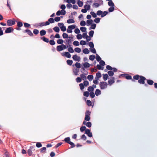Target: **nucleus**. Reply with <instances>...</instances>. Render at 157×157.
I'll return each instance as SVG.
<instances>
[{"label":"nucleus","instance_id":"obj_1","mask_svg":"<svg viewBox=\"0 0 157 157\" xmlns=\"http://www.w3.org/2000/svg\"><path fill=\"white\" fill-rule=\"evenodd\" d=\"M135 80H138V82L140 84H144L145 86H147V84H145V81L147 80L146 78L142 75H136L134 76L133 77V79H132V82H135Z\"/></svg>","mask_w":157,"mask_h":157},{"label":"nucleus","instance_id":"obj_2","mask_svg":"<svg viewBox=\"0 0 157 157\" xmlns=\"http://www.w3.org/2000/svg\"><path fill=\"white\" fill-rule=\"evenodd\" d=\"M55 22L54 19L52 18H51L48 19V21L46 22H42L39 23L37 26L42 27L43 26H46L49 25L50 23H52Z\"/></svg>","mask_w":157,"mask_h":157},{"label":"nucleus","instance_id":"obj_3","mask_svg":"<svg viewBox=\"0 0 157 157\" xmlns=\"http://www.w3.org/2000/svg\"><path fill=\"white\" fill-rule=\"evenodd\" d=\"M99 86L101 89L103 90L106 89L107 87L108 84L107 83L105 82H102L100 83Z\"/></svg>","mask_w":157,"mask_h":157},{"label":"nucleus","instance_id":"obj_4","mask_svg":"<svg viewBox=\"0 0 157 157\" xmlns=\"http://www.w3.org/2000/svg\"><path fill=\"white\" fill-rule=\"evenodd\" d=\"M90 112L89 110H87L86 112L85 120L86 121H89L90 120Z\"/></svg>","mask_w":157,"mask_h":157},{"label":"nucleus","instance_id":"obj_5","mask_svg":"<svg viewBox=\"0 0 157 157\" xmlns=\"http://www.w3.org/2000/svg\"><path fill=\"white\" fill-rule=\"evenodd\" d=\"M35 146H31L30 148L27 151V153L29 156H31L32 155V150L33 151L35 150Z\"/></svg>","mask_w":157,"mask_h":157},{"label":"nucleus","instance_id":"obj_6","mask_svg":"<svg viewBox=\"0 0 157 157\" xmlns=\"http://www.w3.org/2000/svg\"><path fill=\"white\" fill-rule=\"evenodd\" d=\"M85 133L89 137H92V133L91 132L90 130V129H86L85 130Z\"/></svg>","mask_w":157,"mask_h":157},{"label":"nucleus","instance_id":"obj_7","mask_svg":"<svg viewBox=\"0 0 157 157\" xmlns=\"http://www.w3.org/2000/svg\"><path fill=\"white\" fill-rule=\"evenodd\" d=\"M7 24L9 26H11L14 25L15 24V21L12 20H8L7 21Z\"/></svg>","mask_w":157,"mask_h":157},{"label":"nucleus","instance_id":"obj_8","mask_svg":"<svg viewBox=\"0 0 157 157\" xmlns=\"http://www.w3.org/2000/svg\"><path fill=\"white\" fill-rule=\"evenodd\" d=\"M72 58L75 61H77L78 62H79L80 59V57L78 56L77 55L73 56Z\"/></svg>","mask_w":157,"mask_h":157},{"label":"nucleus","instance_id":"obj_9","mask_svg":"<svg viewBox=\"0 0 157 157\" xmlns=\"http://www.w3.org/2000/svg\"><path fill=\"white\" fill-rule=\"evenodd\" d=\"M58 26L61 29H66L65 26L63 23H59Z\"/></svg>","mask_w":157,"mask_h":157},{"label":"nucleus","instance_id":"obj_10","mask_svg":"<svg viewBox=\"0 0 157 157\" xmlns=\"http://www.w3.org/2000/svg\"><path fill=\"white\" fill-rule=\"evenodd\" d=\"M65 54L62 53V55L63 56H65L68 58H70L71 57V55L68 52H64Z\"/></svg>","mask_w":157,"mask_h":157},{"label":"nucleus","instance_id":"obj_11","mask_svg":"<svg viewBox=\"0 0 157 157\" xmlns=\"http://www.w3.org/2000/svg\"><path fill=\"white\" fill-rule=\"evenodd\" d=\"M82 32H84L85 33H83L82 34V37L84 38H86L87 36L88 35L87 34V32H86V30H81Z\"/></svg>","mask_w":157,"mask_h":157},{"label":"nucleus","instance_id":"obj_12","mask_svg":"<svg viewBox=\"0 0 157 157\" xmlns=\"http://www.w3.org/2000/svg\"><path fill=\"white\" fill-rule=\"evenodd\" d=\"M40 39L46 43H48L49 42L48 39L45 37V36L42 37L40 38Z\"/></svg>","mask_w":157,"mask_h":157},{"label":"nucleus","instance_id":"obj_13","mask_svg":"<svg viewBox=\"0 0 157 157\" xmlns=\"http://www.w3.org/2000/svg\"><path fill=\"white\" fill-rule=\"evenodd\" d=\"M24 32L27 33L30 36H33V34L30 31V30H25Z\"/></svg>","mask_w":157,"mask_h":157},{"label":"nucleus","instance_id":"obj_14","mask_svg":"<svg viewBox=\"0 0 157 157\" xmlns=\"http://www.w3.org/2000/svg\"><path fill=\"white\" fill-rule=\"evenodd\" d=\"M101 76V73L99 72H98L96 74V77H95V79H99V78H100Z\"/></svg>","mask_w":157,"mask_h":157},{"label":"nucleus","instance_id":"obj_15","mask_svg":"<svg viewBox=\"0 0 157 157\" xmlns=\"http://www.w3.org/2000/svg\"><path fill=\"white\" fill-rule=\"evenodd\" d=\"M56 49L59 52L63 50V48L62 46V45L57 46L56 47Z\"/></svg>","mask_w":157,"mask_h":157},{"label":"nucleus","instance_id":"obj_16","mask_svg":"<svg viewBox=\"0 0 157 157\" xmlns=\"http://www.w3.org/2000/svg\"><path fill=\"white\" fill-rule=\"evenodd\" d=\"M79 29L78 28H75V25L68 26L67 29Z\"/></svg>","mask_w":157,"mask_h":157},{"label":"nucleus","instance_id":"obj_17","mask_svg":"<svg viewBox=\"0 0 157 157\" xmlns=\"http://www.w3.org/2000/svg\"><path fill=\"white\" fill-rule=\"evenodd\" d=\"M146 80L147 84L150 85H152L154 82V81L151 80L147 79Z\"/></svg>","mask_w":157,"mask_h":157},{"label":"nucleus","instance_id":"obj_18","mask_svg":"<svg viewBox=\"0 0 157 157\" xmlns=\"http://www.w3.org/2000/svg\"><path fill=\"white\" fill-rule=\"evenodd\" d=\"M70 140V138L69 137L65 138L64 139V141L65 142L68 144H69L70 143H69L71 142Z\"/></svg>","mask_w":157,"mask_h":157},{"label":"nucleus","instance_id":"obj_19","mask_svg":"<svg viewBox=\"0 0 157 157\" xmlns=\"http://www.w3.org/2000/svg\"><path fill=\"white\" fill-rule=\"evenodd\" d=\"M86 75H87V74H81L80 75L81 78L83 80H84L86 79V76H85Z\"/></svg>","mask_w":157,"mask_h":157},{"label":"nucleus","instance_id":"obj_20","mask_svg":"<svg viewBox=\"0 0 157 157\" xmlns=\"http://www.w3.org/2000/svg\"><path fill=\"white\" fill-rule=\"evenodd\" d=\"M93 22V21L92 19L87 20L86 21L87 25L89 26L91 25Z\"/></svg>","mask_w":157,"mask_h":157},{"label":"nucleus","instance_id":"obj_21","mask_svg":"<svg viewBox=\"0 0 157 157\" xmlns=\"http://www.w3.org/2000/svg\"><path fill=\"white\" fill-rule=\"evenodd\" d=\"M83 67L85 68H88L90 66V64L88 62H85L83 64Z\"/></svg>","mask_w":157,"mask_h":157},{"label":"nucleus","instance_id":"obj_22","mask_svg":"<svg viewBox=\"0 0 157 157\" xmlns=\"http://www.w3.org/2000/svg\"><path fill=\"white\" fill-rule=\"evenodd\" d=\"M108 4V5L110 6L113 7L114 6V4L113 2L111 1H111H109Z\"/></svg>","mask_w":157,"mask_h":157},{"label":"nucleus","instance_id":"obj_23","mask_svg":"<svg viewBox=\"0 0 157 157\" xmlns=\"http://www.w3.org/2000/svg\"><path fill=\"white\" fill-rule=\"evenodd\" d=\"M90 51L87 48H85L83 50V52L85 54H88Z\"/></svg>","mask_w":157,"mask_h":157},{"label":"nucleus","instance_id":"obj_24","mask_svg":"<svg viewBox=\"0 0 157 157\" xmlns=\"http://www.w3.org/2000/svg\"><path fill=\"white\" fill-rule=\"evenodd\" d=\"M101 94V91L98 89H97L95 92V94L96 96H98Z\"/></svg>","mask_w":157,"mask_h":157},{"label":"nucleus","instance_id":"obj_25","mask_svg":"<svg viewBox=\"0 0 157 157\" xmlns=\"http://www.w3.org/2000/svg\"><path fill=\"white\" fill-rule=\"evenodd\" d=\"M114 82L115 81L113 79L109 80L108 81L109 85L111 86Z\"/></svg>","mask_w":157,"mask_h":157},{"label":"nucleus","instance_id":"obj_26","mask_svg":"<svg viewBox=\"0 0 157 157\" xmlns=\"http://www.w3.org/2000/svg\"><path fill=\"white\" fill-rule=\"evenodd\" d=\"M77 4L79 7H81L83 5V2L80 0H79L77 2Z\"/></svg>","mask_w":157,"mask_h":157},{"label":"nucleus","instance_id":"obj_27","mask_svg":"<svg viewBox=\"0 0 157 157\" xmlns=\"http://www.w3.org/2000/svg\"><path fill=\"white\" fill-rule=\"evenodd\" d=\"M67 22L68 23H73L75 22V21L73 19H70L67 20Z\"/></svg>","mask_w":157,"mask_h":157},{"label":"nucleus","instance_id":"obj_28","mask_svg":"<svg viewBox=\"0 0 157 157\" xmlns=\"http://www.w3.org/2000/svg\"><path fill=\"white\" fill-rule=\"evenodd\" d=\"M103 75L104 80V81H106L107 79L109 77L108 75L107 74H103Z\"/></svg>","mask_w":157,"mask_h":157},{"label":"nucleus","instance_id":"obj_29","mask_svg":"<svg viewBox=\"0 0 157 157\" xmlns=\"http://www.w3.org/2000/svg\"><path fill=\"white\" fill-rule=\"evenodd\" d=\"M93 78V76L92 75H89L87 76V79L89 81H91Z\"/></svg>","mask_w":157,"mask_h":157},{"label":"nucleus","instance_id":"obj_30","mask_svg":"<svg viewBox=\"0 0 157 157\" xmlns=\"http://www.w3.org/2000/svg\"><path fill=\"white\" fill-rule=\"evenodd\" d=\"M46 31L44 30H41L40 32V35L41 36H43L45 35Z\"/></svg>","mask_w":157,"mask_h":157},{"label":"nucleus","instance_id":"obj_31","mask_svg":"<svg viewBox=\"0 0 157 157\" xmlns=\"http://www.w3.org/2000/svg\"><path fill=\"white\" fill-rule=\"evenodd\" d=\"M24 26L26 28H29L30 26V25L29 24L27 23H25V22L24 23Z\"/></svg>","mask_w":157,"mask_h":157},{"label":"nucleus","instance_id":"obj_32","mask_svg":"<svg viewBox=\"0 0 157 157\" xmlns=\"http://www.w3.org/2000/svg\"><path fill=\"white\" fill-rule=\"evenodd\" d=\"M94 90V87L91 86H89L88 88V90L90 92H93Z\"/></svg>","mask_w":157,"mask_h":157},{"label":"nucleus","instance_id":"obj_33","mask_svg":"<svg viewBox=\"0 0 157 157\" xmlns=\"http://www.w3.org/2000/svg\"><path fill=\"white\" fill-rule=\"evenodd\" d=\"M96 59L97 60L98 62L100 61L101 59L100 57V56L98 54H96Z\"/></svg>","mask_w":157,"mask_h":157},{"label":"nucleus","instance_id":"obj_34","mask_svg":"<svg viewBox=\"0 0 157 157\" xmlns=\"http://www.w3.org/2000/svg\"><path fill=\"white\" fill-rule=\"evenodd\" d=\"M125 78L126 79H128V80L131 79L132 80V76L128 74H126Z\"/></svg>","mask_w":157,"mask_h":157},{"label":"nucleus","instance_id":"obj_35","mask_svg":"<svg viewBox=\"0 0 157 157\" xmlns=\"http://www.w3.org/2000/svg\"><path fill=\"white\" fill-rule=\"evenodd\" d=\"M57 42L59 44H62L63 42V41L62 39H58L57 40Z\"/></svg>","mask_w":157,"mask_h":157},{"label":"nucleus","instance_id":"obj_36","mask_svg":"<svg viewBox=\"0 0 157 157\" xmlns=\"http://www.w3.org/2000/svg\"><path fill=\"white\" fill-rule=\"evenodd\" d=\"M73 44L76 46H78L79 45V42L77 41H75L73 43Z\"/></svg>","mask_w":157,"mask_h":157},{"label":"nucleus","instance_id":"obj_37","mask_svg":"<svg viewBox=\"0 0 157 157\" xmlns=\"http://www.w3.org/2000/svg\"><path fill=\"white\" fill-rule=\"evenodd\" d=\"M75 52L78 53H80L81 51V49L79 48H76L75 49Z\"/></svg>","mask_w":157,"mask_h":157},{"label":"nucleus","instance_id":"obj_38","mask_svg":"<svg viewBox=\"0 0 157 157\" xmlns=\"http://www.w3.org/2000/svg\"><path fill=\"white\" fill-rule=\"evenodd\" d=\"M67 62L68 65L71 66L72 65L73 63V61L72 60L68 59L67 60Z\"/></svg>","mask_w":157,"mask_h":157},{"label":"nucleus","instance_id":"obj_39","mask_svg":"<svg viewBox=\"0 0 157 157\" xmlns=\"http://www.w3.org/2000/svg\"><path fill=\"white\" fill-rule=\"evenodd\" d=\"M100 18H96L94 20V21L95 22L98 23H99L100 21Z\"/></svg>","mask_w":157,"mask_h":157},{"label":"nucleus","instance_id":"obj_40","mask_svg":"<svg viewBox=\"0 0 157 157\" xmlns=\"http://www.w3.org/2000/svg\"><path fill=\"white\" fill-rule=\"evenodd\" d=\"M96 25L95 24H92L90 27V29H94L96 27Z\"/></svg>","mask_w":157,"mask_h":157},{"label":"nucleus","instance_id":"obj_41","mask_svg":"<svg viewBox=\"0 0 157 157\" xmlns=\"http://www.w3.org/2000/svg\"><path fill=\"white\" fill-rule=\"evenodd\" d=\"M49 42L50 44L52 45H54L55 44V42L53 40H51Z\"/></svg>","mask_w":157,"mask_h":157},{"label":"nucleus","instance_id":"obj_42","mask_svg":"<svg viewBox=\"0 0 157 157\" xmlns=\"http://www.w3.org/2000/svg\"><path fill=\"white\" fill-rule=\"evenodd\" d=\"M108 73L109 75L110 76H112L114 75V73L113 71H108Z\"/></svg>","mask_w":157,"mask_h":157},{"label":"nucleus","instance_id":"obj_43","mask_svg":"<svg viewBox=\"0 0 157 157\" xmlns=\"http://www.w3.org/2000/svg\"><path fill=\"white\" fill-rule=\"evenodd\" d=\"M95 57L94 55H90L89 56V59L91 61H93Z\"/></svg>","mask_w":157,"mask_h":157},{"label":"nucleus","instance_id":"obj_44","mask_svg":"<svg viewBox=\"0 0 157 157\" xmlns=\"http://www.w3.org/2000/svg\"><path fill=\"white\" fill-rule=\"evenodd\" d=\"M90 14L91 15H92L93 17L94 18H95L97 17L96 14L94 12H91L90 13Z\"/></svg>","mask_w":157,"mask_h":157},{"label":"nucleus","instance_id":"obj_45","mask_svg":"<svg viewBox=\"0 0 157 157\" xmlns=\"http://www.w3.org/2000/svg\"><path fill=\"white\" fill-rule=\"evenodd\" d=\"M79 86H80V89L81 90H82L84 88L85 86L84 85V84L82 83H80L79 84Z\"/></svg>","mask_w":157,"mask_h":157},{"label":"nucleus","instance_id":"obj_46","mask_svg":"<svg viewBox=\"0 0 157 157\" xmlns=\"http://www.w3.org/2000/svg\"><path fill=\"white\" fill-rule=\"evenodd\" d=\"M84 8L88 10L90 9V5H85L84 6Z\"/></svg>","mask_w":157,"mask_h":157},{"label":"nucleus","instance_id":"obj_47","mask_svg":"<svg viewBox=\"0 0 157 157\" xmlns=\"http://www.w3.org/2000/svg\"><path fill=\"white\" fill-rule=\"evenodd\" d=\"M23 23L21 22L18 21L17 23V26L18 27H20L22 26Z\"/></svg>","mask_w":157,"mask_h":157},{"label":"nucleus","instance_id":"obj_48","mask_svg":"<svg viewBox=\"0 0 157 157\" xmlns=\"http://www.w3.org/2000/svg\"><path fill=\"white\" fill-rule=\"evenodd\" d=\"M75 67L78 68H79L81 67V64L79 63L76 62L75 64Z\"/></svg>","mask_w":157,"mask_h":157},{"label":"nucleus","instance_id":"obj_49","mask_svg":"<svg viewBox=\"0 0 157 157\" xmlns=\"http://www.w3.org/2000/svg\"><path fill=\"white\" fill-rule=\"evenodd\" d=\"M86 127L85 126H82L80 128V130L81 131V132H83L84 131H85V130H86Z\"/></svg>","mask_w":157,"mask_h":157},{"label":"nucleus","instance_id":"obj_50","mask_svg":"<svg viewBox=\"0 0 157 157\" xmlns=\"http://www.w3.org/2000/svg\"><path fill=\"white\" fill-rule=\"evenodd\" d=\"M108 13V12L107 11H105L102 13L101 17H103L105 16Z\"/></svg>","mask_w":157,"mask_h":157},{"label":"nucleus","instance_id":"obj_51","mask_svg":"<svg viewBox=\"0 0 157 157\" xmlns=\"http://www.w3.org/2000/svg\"><path fill=\"white\" fill-rule=\"evenodd\" d=\"M46 147H43L40 149V152L41 153H43L46 151Z\"/></svg>","mask_w":157,"mask_h":157},{"label":"nucleus","instance_id":"obj_52","mask_svg":"<svg viewBox=\"0 0 157 157\" xmlns=\"http://www.w3.org/2000/svg\"><path fill=\"white\" fill-rule=\"evenodd\" d=\"M68 51L71 53H72L74 52V50L71 47L69 48L68 49Z\"/></svg>","mask_w":157,"mask_h":157},{"label":"nucleus","instance_id":"obj_53","mask_svg":"<svg viewBox=\"0 0 157 157\" xmlns=\"http://www.w3.org/2000/svg\"><path fill=\"white\" fill-rule=\"evenodd\" d=\"M36 146L37 147H40L42 146L40 142H37L36 144Z\"/></svg>","mask_w":157,"mask_h":157},{"label":"nucleus","instance_id":"obj_54","mask_svg":"<svg viewBox=\"0 0 157 157\" xmlns=\"http://www.w3.org/2000/svg\"><path fill=\"white\" fill-rule=\"evenodd\" d=\"M94 33V31H93L91 30L89 32V34L90 36L91 37H92L93 36Z\"/></svg>","mask_w":157,"mask_h":157},{"label":"nucleus","instance_id":"obj_55","mask_svg":"<svg viewBox=\"0 0 157 157\" xmlns=\"http://www.w3.org/2000/svg\"><path fill=\"white\" fill-rule=\"evenodd\" d=\"M87 105L88 106H90L92 105V103L91 101L90 100H87L86 101Z\"/></svg>","mask_w":157,"mask_h":157},{"label":"nucleus","instance_id":"obj_56","mask_svg":"<svg viewBox=\"0 0 157 157\" xmlns=\"http://www.w3.org/2000/svg\"><path fill=\"white\" fill-rule=\"evenodd\" d=\"M83 84L85 86H86L89 85V82L87 80L84 81L83 82Z\"/></svg>","mask_w":157,"mask_h":157},{"label":"nucleus","instance_id":"obj_57","mask_svg":"<svg viewBox=\"0 0 157 157\" xmlns=\"http://www.w3.org/2000/svg\"><path fill=\"white\" fill-rule=\"evenodd\" d=\"M90 95L92 98H93L95 96L93 92H90Z\"/></svg>","mask_w":157,"mask_h":157},{"label":"nucleus","instance_id":"obj_58","mask_svg":"<svg viewBox=\"0 0 157 157\" xmlns=\"http://www.w3.org/2000/svg\"><path fill=\"white\" fill-rule=\"evenodd\" d=\"M97 68L99 70H103V67H102L101 66V65H100L98 64L97 66Z\"/></svg>","mask_w":157,"mask_h":157},{"label":"nucleus","instance_id":"obj_59","mask_svg":"<svg viewBox=\"0 0 157 157\" xmlns=\"http://www.w3.org/2000/svg\"><path fill=\"white\" fill-rule=\"evenodd\" d=\"M62 36L63 38H66L68 37V35L66 33H63Z\"/></svg>","mask_w":157,"mask_h":157},{"label":"nucleus","instance_id":"obj_60","mask_svg":"<svg viewBox=\"0 0 157 157\" xmlns=\"http://www.w3.org/2000/svg\"><path fill=\"white\" fill-rule=\"evenodd\" d=\"M83 95L84 96L86 97H88L89 95V93L88 91H85L83 93Z\"/></svg>","mask_w":157,"mask_h":157},{"label":"nucleus","instance_id":"obj_61","mask_svg":"<svg viewBox=\"0 0 157 157\" xmlns=\"http://www.w3.org/2000/svg\"><path fill=\"white\" fill-rule=\"evenodd\" d=\"M114 10V8L113 7H111L109 8V11L110 12H111L113 11Z\"/></svg>","mask_w":157,"mask_h":157},{"label":"nucleus","instance_id":"obj_62","mask_svg":"<svg viewBox=\"0 0 157 157\" xmlns=\"http://www.w3.org/2000/svg\"><path fill=\"white\" fill-rule=\"evenodd\" d=\"M80 43L81 45H84L86 44V43L85 41L82 40L80 41Z\"/></svg>","mask_w":157,"mask_h":157},{"label":"nucleus","instance_id":"obj_63","mask_svg":"<svg viewBox=\"0 0 157 157\" xmlns=\"http://www.w3.org/2000/svg\"><path fill=\"white\" fill-rule=\"evenodd\" d=\"M89 45L91 48H93L94 46L93 43L92 42H89Z\"/></svg>","mask_w":157,"mask_h":157},{"label":"nucleus","instance_id":"obj_64","mask_svg":"<svg viewBox=\"0 0 157 157\" xmlns=\"http://www.w3.org/2000/svg\"><path fill=\"white\" fill-rule=\"evenodd\" d=\"M86 22L84 21H82L80 23V25L82 26H84L86 25Z\"/></svg>","mask_w":157,"mask_h":157}]
</instances>
